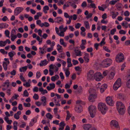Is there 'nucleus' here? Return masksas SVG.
<instances>
[{"label":"nucleus","instance_id":"1","mask_svg":"<svg viewBox=\"0 0 130 130\" xmlns=\"http://www.w3.org/2000/svg\"><path fill=\"white\" fill-rule=\"evenodd\" d=\"M117 108L119 113L121 115L124 114L125 109L123 104L121 102L118 101L116 103Z\"/></svg>","mask_w":130,"mask_h":130},{"label":"nucleus","instance_id":"2","mask_svg":"<svg viewBox=\"0 0 130 130\" xmlns=\"http://www.w3.org/2000/svg\"><path fill=\"white\" fill-rule=\"evenodd\" d=\"M98 108L99 110L101 111L103 114H105L108 109V108L106 105L103 103H99Z\"/></svg>","mask_w":130,"mask_h":130},{"label":"nucleus","instance_id":"3","mask_svg":"<svg viewBox=\"0 0 130 130\" xmlns=\"http://www.w3.org/2000/svg\"><path fill=\"white\" fill-rule=\"evenodd\" d=\"M112 63V60L110 59L106 58L104 59L101 63L103 68H107L110 66Z\"/></svg>","mask_w":130,"mask_h":130},{"label":"nucleus","instance_id":"4","mask_svg":"<svg viewBox=\"0 0 130 130\" xmlns=\"http://www.w3.org/2000/svg\"><path fill=\"white\" fill-rule=\"evenodd\" d=\"M124 59V57L123 54L121 53H119L116 56L115 60L118 63H120L123 62Z\"/></svg>","mask_w":130,"mask_h":130},{"label":"nucleus","instance_id":"5","mask_svg":"<svg viewBox=\"0 0 130 130\" xmlns=\"http://www.w3.org/2000/svg\"><path fill=\"white\" fill-rule=\"evenodd\" d=\"M88 109L91 117L93 118L96 112V107L94 106L91 105L89 107Z\"/></svg>","mask_w":130,"mask_h":130},{"label":"nucleus","instance_id":"6","mask_svg":"<svg viewBox=\"0 0 130 130\" xmlns=\"http://www.w3.org/2000/svg\"><path fill=\"white\" fill-rule=\"evenodd\" d=\"M94 76L95 80L97 81L101 80L103 78L102 74L99 72H97L95 73Z\"/></svg>","mask_w":130,"mask_h":130},{"label":"nucleus","instance_id":"7","mask_svg":"<svg viewBox=\"0 0 130 130\" xmlns=\"http://www.w3.org/2000/svg\"><path fill=\"white\" fill-rule=\"evenodd\" d=\"M47 47V46L46 45H44L42 48H39L40 51L39 52V53L40 55L42 56V55L46 53V49Z\"/></svg>","mask_w":130,"mask_h":130},{"label":"nucleus","instance_id":"8","mask_svg":"<svg viewBox=\"0 0 130 130\" xmlns=\"http://www.w3.org/2000/svg\"><path fill=\"white\" fill-rule=\"evenodd\" d=\"M23 8L21 7H18L16 8L14 11V14L17 15L23 10Z\"/></svg>","mask_w":130,"mask_h":130},{"label":"nucleus","instance_id":"9","mask_svg":"<svg viewBox=\"0 0 130 130\" xmlns=\"http://www.w3.org/2000/svg\"><path fill=\"white\" fill-rule=\"evenodd\" d=\"M106 100L107 103L108 105L111 106L113 105L114 102L111 98L109 96L107 97Z\"/></svg>","mask_w":130,"mask_h":130},{"label":"nucleus","instance_id":"10","mask_svg":"<svg viewBox=\"0 0 130 130\" xmlns=\"http://www.w3.org/2000/svg\"><path fill=\"white\" fill-rule=\"evenodd\" d=\"M110 125L111 127L112 128L114 127L118 128L119 127L118 122L115 120H112L110 122Z\"/></svg>","mask_w":130,"mask_h":130},{"label":"nucleus","instance_id":"11","mask_svg":"<svg viewBox=\"0 0 130 130\" xmlns=\"http://www.w3.org/2000/svg\"><path fill=\"white\" fill-rule=\"evenodd\" d=\"M94 75V72L92 70H90L87 74V77L88 79H91L93 77Z\"/></svg>","mask_w":130,"mask_h":130},{"label":"nucleus","instance_id":"12","mask_svg":"<svg viewBox=\"0 0 130 130\" xmlns=\"http://www.w3.org/2000/svg\"><path fill=\"white\" fill-rule=\"evenodd\" d=\"M96 97V95L95 94H91L89 97L88 99L90 102H93L94 101Z\"/></svg>","mask_w":130,"mask_h":130},{"label":"nucleus","instance_id":"13","mask_svg":"<svg viewBox=\"0 0 130 130\" xmlns=\"http://www.w3.org/2000/svg\"><path fill=\"white\" fill-rule=\"evenodd\" d=\"M55 22L61 24L63 23V19L60 17H58L54 19Z\"/></svg>","mask_w":130,"mask_h":130},{"label":"nucleus","instance_id":"14","mask_svg":"<svg viewBox=\"0 0 130 130\" xmlns=\"http://www.w3.org/2000/svg\"><path fill=\"white\" fill-rule=\"evenodd\" d=\"M107 85L106 84L102 85L100 88V91L101 93H103L107 87Z\"/></svg>","mask_w":130,"mask_h":130},{"label":"nucleus","instance_id":"15","mask_svg":"<svg viewBox=\"0 0 130 130\" xmlns=\"http://www.w3.org/2000/svg\"><path fill=\"white\" fill-rule=\"evenodd\" d=\"M84 53L85 55L83 57V58L86 62L88 63L89 62V54L85 52H84Z\"/></svg>","mask_w":130,"mask_h":130},{"label":"nucleus","instance_id":"16","mask_svg":"<svg viewBox=\"0 0 130 130\" xmlns=\"http://www.w3.org/2000/svg\"><path fill=\"white\" fill-rule=\"evenodd\" d=\"M75 110L77 112L80 113L83 111V108L80 105L77 106L75 107Z\"/></svg>","mask_w":130,"mask_h":130},{"label":"nucleus","instance_id":"17","mask_svg":"<svg viewBox=\"0 0 130 130\" xmlns=\"http://www.w3.org/2000/svg\"><path fill=\"white\" fill-rule=\"evenodd\" d=\"M46 98L45 96H43L41 99V104L43 106H45L46 105Z\"/></svg>","mask_w":130,"mask_h":130},{"label":"nucleus","instance_id":"18","mask_svg":"<svg viewBox=\"0 0 130 130\" xmlns=\"http://www.w3.org/2000/svg\"><path fill=\"white\" fill-rule=\"evenodd\" d=\"M91 127L90 124H87L84 125L83 126L84 129L85 130H89Z\"/></svg>","mask_w":130,"mask_h":130},{"label":"nucleus","instance_id":"19","mask_svg":"<svg viewBox=\"0 0 130 130\" xmlns=\"http://www.w3.org/2000/svg\"><path fill=\"white\" fill-rule=\"evenodd\" d=\"M115 6L117 9L119 11H121V8L123 6L121 3H117Z\"/></svg>","mask_w":130,"mask_h":130},{"label":"nucleus","instance_id":"20","mask_svg":"<svg viewBox=\"0 0 130 130\" xmlns=\"http://www.w3.org/2000/svg\"><path fill=\"white\" fill-rule=\"evenodd\" d=\"M117 98L121 100H124L125 98L124 95L121 93L118 94Z\"/></svg>","mask_w":130,"mask_h":130},{"label":"nucleus","instance_id":"21","mask_svg":"<svg viewBox=\"0 0 130 130\" xmlns=\"http://www.w3.org/2000/svg\"><path fill=\"white\" fill-rule=\"evenodd\" d=\"M74 52L76 56H82L81 52L80 51L78 50L75 49L74 50Z\"/></svg>","mask_w":130,"mask_h":130},{"label":"nucleus","instance_id":"22","mask_svg":"<svg viewBox=\"0 0 130 130\" xmlns=\"http://www.w3.org/2000/svg\"><path fill=\"white\" fill-rule=\"evenodd\" d=\"M47 63V61L46 59H44L43 60H42L41 61V63H40L39 65L40 66H45Z\"/></svg>","mask_w":130,"mask_h":130},{"label":"nucleus","instance_id":"23","mask_svg":"<svg viewBox=\"0 0 130 130\" xmlns=\"http://www.w3.org/2000/svg\"><path fill=\"white\" fill-rule=\"evenodd\" d=\"M57 50L59 52H62L63 48L62 46L59 44L57 45Z\"/></svg>","mask_w":130,"mask_h":130},{"label":"nucleus","instance_id":"24","mask_svg":"<svg viewBox=\"0 0 130 130\" xmlns=\"http://www.w3.org/2000/svg\"><path fill=\"white\" fill-rule=\"evenodd\" d=\"M10 84V83L9 80H7L3 83V86L5 87L7 86V88L9 87Z\"/></svg>","mask_w":130,"mask_h":130},{"label":"nucleus","instance_id":"25","mask_svg":"<svg viewBox=\"0 0 130 130\" xmlns=\"http://www.w3.org/2000/svg\"><path fill=\"white\" fill-rule=\"evenodd\" d=\"M8 26V25L6 23H1L0 24V28L1 29L6 28Z\"/></svg>","mask_w":130,"mask_h":130},{"label":"nucleus","instance_id":"26","mask_svg":"<svg viewBox=\"0 0 130 130\" xmlns=\"http://www.w3.org/2000/svg\"><path fill=\"white\" fill-rule=\"evenodd\" d=\"M27 69V67L25 66L24 67L20 68L19 69V71L20 72H25Z\"/></svg>","mask_w":130,"mask_h":130},{"label":"nucleus","instance_id":"27","mask_svg":"<svg viewBox=\"0 0 130 130\" xmlns=\"http://www.w3.org/2000/svg\"><path fill=\"white\" fill-rule=\"evenodd\" d=\"M84 24L86 29H89L90 28L89 24L88 22L87 21H85L84 22Z\"/></svg>","mask_w":130,"mask_h":130},{"label":"nucleus","instance_id":"28","mask_svg":"<svg viewBox=\"0 0 130 130\" xmlns=\"http://www.w3.org/2000/svg\"><path fill=\"white\" fill-rule=\"evenodd\" d=\"M49 9V7L47 5L45 6L43 8V11L45 13H47V11Z\"/></svg>","mask_w":130,"mask_h":130},{"label":"nucleus","instance_id":"29","mask_svg":"<svg viewBox=\"0 0 130 130\" xmlns=\"http://www.w3.org/2000/svg\"><path fill=\"white\" fill-rule=\"evenodd\" d=\"M115 82H116L117 85H118L120 86H121V78H119L117 79Z\"/></svg>","mask_w":130,"mask_h":130},{"label":"nucleus","instance_id":"30","mask_svg":"<svg viewBox=\"0 0 130 130\" xmlns=\"http://www.w3.org/2000/svg\"><path fill=\"white\" fill-rule=\"evenodd\" d=\"M128 23L126 21L123 22L121 24L122 26L124 27L125 28H127L128 27Z\"/></svg>","mask_w":130,"mask_h":130},{"label":"nucleus","instance_id":"31","mask_svg":"<svg viewBox=\"0 0 130 130\" xmlns=\"http://www.w3.org/2000/svg\"><path fill=\"white\" fill-rule=\"evenodd\" d=\"M120 86L117 84L116 82L115 83L113 86V89L115 90H116Z\"/></svg>","mask_w":130,"mask_h":130},{"label":"nucleus","instance_id":"32","mask_svg":"<svg viewBox=\"0 0 130 130\" xmlns=\"http://www.w3.org/2000/svg\"><path fill=\"white\" fill-rule=\"evenodd\" d=\"M120 0H112L109 2V3L111 5H114L116 4L117 2H119Z\"/></svg>","mask_w":130,"mask_h":130},{"label":"nucleus","instance_id":"33","mask_svg":"<svg viewBox=\"0 0 130 130\" xmlns=\"http://www.w3.org/2000/svg\"><path fill=\"white\" fill-rule=\"evenodd\" d=\"M7 64L6 63L5 61L3 62V66L4 70H6L7 69Z\"/></svg>","mask_w":130,"mask_h":130},{"label":"nucleus","instance_id":"34","mask_svg":"<svg viewBox=\"0 0 130 130\" xmlns=\"http://www.w3.org/2000/svg\"><path fill=\"white\" fill-rule=\"evenodd\" d=\"M18 122L16 121H14L13 123V125L14 127V130H17V125Z\"/></svg>","mask_w":130,"mask_h":130},{"label":"nucleus","instance_id":"35","mask_svg":"<svg viewBox=\"0 0 130 130\" xmlns=\"http://www.w3.org/2000/svg\"><path fill=\"white\" fill-rule=\"evenodd\" d=\"M15 54V52L13 51L9 52L8 53V56L10 57H12Z\"/></svg>","mask_w":130,"mask_h":130},{"label":"nucleus","instance_id":"36","mask_svg":"<svg viewBox=\"0 0 130 130\" xmlns=\"http://www.w3.org/2000/svg\"><path fill=\"white\" fill-rule=\"evenodd\" d=\"M46 116L47 118L51 119L53 118V116L50 113H48L46 115Z\"/></svg>","mask_w":130,"mask_h":130},{"label":"nucleus","instance_id":"37","mask_svg":"<svg viewBox=\"0 0 130 130\" xmlns=\"http://www.w3.org/2000/svg\"><path fill=\"white\" fill-rule=\"evenodd\" d=\"M6 44V42L5 41H0V46H4Z\"/></svg>","mask_w":130,"mask_h":130},{"label":"nucleus","instance_id":"38","mask_svg":"<svg viewBox=\"0 0 130 130\" xmlns=\"http://www.w3.org/2000/svg\"><path fill=\"white\" fill-rule=\"evenodd\" d=\"M65 74L67 77H68L70 74V71H69V69L65 70Z\"/></svg>","mask_w":130,"mask_h":130},{"label":"nucleus","instance_id":"39","mask_svg":"<svg viewBox=\"0 0 130 130\" xmlns=\"http://www.w3.org/2000/svg\"><path fill=\"white\" fill-rule=\"evenodd\" d=\"M76 103L77 104L79 105L84 104V103L82 101L80 100H78L76 101Z\"/></svg>","mask_w":130,"mask_h":130},{"label":"nucleus","instance_id":"40","mask_svg":"<svg viewBox=\"0 0 130 130\" xmlns=\"http://www.w3.org/2000/svg\"><path fill=\"white\" fill-rule=\"evenodd\" d=\"M114 76V73L113 72H111L109 74V78L110 79H111L113 78Z\"/></svg>","mask_w":130,"mask_h":130},{"label":"nucleus","instance_id":"41","mask_svg":"<svg viewBox=\"0 0 130 130\" xmlns=\"http://www.w3.org/2000/svg\"><path fill=\"white\" fill-rule=\"evenodd\" d=\"M41 74L40 72L39 71H38L36 73V77L37 78H39L41 76Z\"/></svg>","mask_w":130,"mask_h":130},{"label":"nucleus","instance_id":"42","mask_svg":"<svg viewBox=\"0 0 130 130\" xmlns=\"http://www.w3.org/2000/svg\"><path fill=\"white\" fill-rule=\"evenodd\" d=\"M23 74L22 73H20V78L21 79L23 82L26 81V80H25L24 78L23 77Z\"/></svg>","mask_w":130,"mask_h":130},{"label":"nucleus","instance_id":"43","mask_svg":"<svg viewBox=\"0 0 130 130\" xmlns=\"http://www.w3.org/2000/svg\"><path fill=\"white\" fill-rule=\"evenodd\" d=\"M49 85L52 89H53L55 88V84L54 83L50 84Z\"/></svg>","mask_w":130,"mask_h":130},{"label":"nucleus","instance_id":"44","mask_svg":"<svg viewBox=\"0 0 130 130\" xmlns=\"http://www.w3.org/2000/svg\"><path fill=\"white\" fill-rule=\"evenodd\" d=\"M5 34L6 37H8L9 38H10V37L9 36L10 32L8 30H6L5 31Z\"/></svg>","mask_w":130,"mask_h":130},{"label":"nucleus","instance_id":"45","mask_svg":"<svg viewBox=\"0 0 130 130\" xmlns=\"http://www.w3.org/2000/svg\"><path fill=\"white\" fill-rule=\"evenodd\" d=\"M33 98L35 100H37L39 99V96L37 94L35 93L33 96Z\"/></svg>","mask_w":130,"mask_h":130},{"label":"nucleus","instance_id":"46","mask_svg":"<svg viewBox=\"0 0 130 130\" xmlns=\"http://www.w3.org/2000/svg\"><path fill=\"white\" fill-rule=\"evenodd\" d=\"M24 96L26 97H28L29 95V93L26 90H25L23 92Z\"/></svg>","mask_w":130,"mask_h":130},{"label":"nucleus","instance_id":"47","mask_svg":"<svg viewBox=\"0 0 130 130\" xmlns=\"http://www.w3.org/2000/svg\"><path fill=\"white\" fill-rule=\"evenodd\" d=\"M81 25L79 23H77L75 24V27L76 29H78L81 26Z\"/></svg>","mask_w":130,"mask_h":130},{"label":"nucleus","instance_id":"48","mask_svg":"<svg viewBox=\"0 0 130 130\" xmlns=\"http://www.w3.org/2000/svg\"><path fill=\"white\" fill-rule=\"evenodd\" d=\"M126 31L123 30H121L119 31L120 34L123 35H125L126 34Z\"/></svg>","mask_w":130,"mask_h":130},{"label":"nucleus","instance_id":"49","mask_svg":"<svg viewBox=\"0 0 130 130\" xmlns=\"http://www.w3.org/2000/svg\"><path fill=\"white\" fill-rule=\"evenodd\" d=\"M93 51V49L92 47L88 48L87 49V51L88 52H91Z\"/></svg>","mask_w":130,"mask_h":130},{"label":"nucleus","instance_id":"50","mask_svg":"<svg viewBox=\"0 0 130 130\" xmlns=\"http://www.w3.org/2000/svg\"><path fill=\"white\" fill-rule=\"evenodd\" d=\"M127 87L130 89V79H128L126 83Z\"/></svg>","mask_w":130,"mask_h":130},{"label":"nucleus","instance_id":"51","mask_svg":"<svg viewBox=\"0 0 130 130\" xmlns=\"http://www.w3.org/2000/svg\"><path fill=\"white\" fill-rule=\"evenodd\" d=\"M129 12L128 11H125L124 13V15L125 16L128 17L129 15Z\"/></svg>","mask_w":130,"mask_h":130},{"label":"nucleus","instance_id":"52","mask_svg":"<svg viewBox=\"0 0 130 130\" xmlns=\"http://www.w3.org/2000/svg\"><path fill=\"white\" fill-rule=\"evenodd\" d=\"M116 31V28H115L111 30L110 34L112 35H113L115 32Z\"/></svg>","mask_w":130,"mask_h":130},{"label":"nucleus","instance_id":"53","mask_svg":"<svg viewBox=\"0 0 130 130\" xmlns=\"http://www.w3.org/2000/svg\"><path fill=\"white\" fill-rule=\"evenodd\" d=\"M11 40L12 41H14L15 39L17 38V36L15 35L11 36Z\"/></svg>","mask_w":130,"mask_h":130},{"label":"nucleus","instance_id":"54","mask_svg":"<svg viewBox=\"0 0 130 130\" xmlns=\"http://www.w3.org/2000/svg\"><path fill=\"white\" fill-rule=\"evenodd\" d=\"M16 34V32L15 30L13 29L11 31L10 36H14V35Z\"/></svg>","mask_w":130,"mask_h":130},{"label":"nucleus","instance_id":"55","mask_svg":"<svg viewBox=\"0 0 130 130\" xmlns=\"http://www.w3.org/2000/svg\"><path fill=\"white\" fill-rule=\"evenodd\" d=\"M23 104L25 107H29L31 105L29 103H24Z\"/></svg>","mask_w":130,"mask_h":130},{"label":"nucleus","instance_id":"56","mask_svg":"<svg viewBox=\"0 0 130 130\" xmlns=\"http://www.w3.org/2000/svg\"><path fill=\"white\" fill-rule=\"evenodd\" d=\"M66 124L64 123V121H62L60 122L59 124V126L61 127H64L65 125Z\"/></svg>","mask_w":130,"mask_h":130},{"label":"nucleus","instance_id":"57","mask_svg":"<svg viewBox=\"0 0 130 130\" xmlns=\"http://www.w3.org/2000/svg\"><path fill=\"white\" fill-rule=\"evenodd\" d=\"M72 62H73V64L74 65H76L78 63V61L77 60H75L74 59L72 60Z\"/></svg>","mask_w":130,"mask_h":130},{"label":"nucleus","instance_id":"58","mask_svg":"<svg viewBox=\"0 0 130 130\" xmlns=\"http://www.w3.org/2000/svg\"><path fill=\"white\" fill-rule=\"evenodd\" d=\"M0 52L2 53L5 54H7L8 53L7 51H5L4 49H1L0 50Z\"/></svg>","mask_w":130,"mask_h":130},{"label":"nucleus","instance_id":"59","mask_svg":"<svg viewBox=\"0 0 130 130\" xmlns=\"http://www.w3.org/2000/svg\"><path fill=\"white\" fill-rule=\"evenodd\" d=\"M103 49L107 52L110 53L111 52L110 50H109L108 48L106 46H104L103 47Z\"/></svg>","mask_w":130,"mask_h":130},{"label":"nucleus","instance_id":"60","mask_svg":"<svg viewBox=\"0 0 130 130\" xmlns=\"http://www.w3.org/2000/svg\"><path fill=\"white\" fill-rule=\"evenodd\" d=\"M111 13L112 14V18L113 19L117 17L116 14L114 12H111Z\"/></svg>","mask_w":130,"mask_h":130},{"label":"nucleus","instance_id":"61","mask_svg":"<svg viewBox=\"0 0 130 130\" xmlns=\"http://www.w3.org/2000/svg\"><path fill=\"white\" fill-rule=\"evenodd\" d=\"M92 13H90L88 14V15H87L86 17V18L87 19H88L91 18L92 17Z\"/></svg>","mask_w":130,"mask_h":130},{"label":"nucleus","instance_id":"62","mask_svg":"<svg viewBox=\"0 0 130 130\" xmlns=\"http://www.w3.org/2000/svg\"><path fill=\"white\" fill-rule=\"evenodd\" d=\"M64 32L63 31H61L59 33H58V34L59 36L61 37H63L64 36Z\"/></svg>","mask_w":130,"mask_h":130},{"label":"nucleus","instance_id":"63","mask_svg":"<svg viewBox=\"0 0 130 130\" xmlns=\"http://www.w3.org/2000/svg\"><path fill=\"white\" fill-rule=\"evenodd\" d=\"M10 73L11 75H15L16 74V71L15 70H13L10 72Z\"/></svg>","mask_w":130,"mask_h":130},{"label":"nucleus","instance_id":"64","mask_svg":"<svg viewBox=\"0 0 130 130\" xmlns=\"http://www.w3.org/2000/svg\"><path fill=\"white\" fill-rule=\"evenodd\" d=\"M125 44L126 45H128L130 44V40L126 41L125 43Z\"/></svg>","mask_w":130,"mask_h":130}]
</instances>
